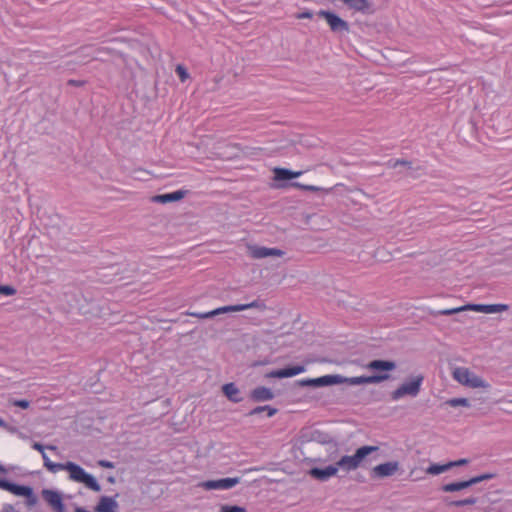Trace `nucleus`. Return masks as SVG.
Listing matches in <instances>:
<instances>
[{"mask_svg": "<svg viewBox=\"0 0 512 512\" xmlns=\"http://www.w3.org/2000/svg\"><path fill=\"white\" fill-rule=\"evenodd\" d=\"M368 369L379 372L378 374H384L386 371H392L396 368L394 361L389 360H373L370 361L367 366Z\"/></svg>", "mask_w": 512, "mask_h": 512, "instance_id": "obj_15", "label": "nucleus"}, {"mask_svg": "<svg viewBox=\"0 0 512 512\" xmlns=\"http://www.w3.org/2000/svg\"><path fill=\"white\" fill-rule=\"evenodd\" d=\"M319 16L326 20L330 29L333 32H338V33L348 32V30H349L348 23L346 21H344L343 19H341L336 14L329 12V11L321 10V11H319Z\"/></svg>", "mask_w": 512, "mask_h": 512, "instance_id": "obj_6", "label": "nucleus"}, {"mask_svg": "<svg viewBox=\"0 0 512 512\" xmlns=\"http://www.w3.org/2000/svg\"><path fill=\"white\" fill-rule=\"evenodd\" d=\"M305 371V367L303 365H296L292 367H287L282 369L283 378L293 377Z\"/></svg>", "mask_w": 512, "mask_h": 512, "instance_id": "obj_30", "label": "nucleus"}, {"mask_svg": "<svg viewBox=\"0 0 512 512\" xmlns=\"http://www.w3.org/2000/svg\"><path fill=\"white\" fill-rule=\"evenodd\" d=\"M223 394L233 403H239L243 400L240 396V390L234 383H227L222 386Z\"/></svg>", "mask_w": 512, "mask_h": 512, "instance_id": "obj_19", "label": "nucleus"}, {"mask_svg": "<svg viewBox=\"0 0 512 512\" xmlns=\"http://www.w3.org/2000/svg\"><path fill=\"white\" fill-rule=\"evenodd\" d=\"M405 395H416V379L411 380L409 383L401 385L399 388H397L392 393V399L393 400H399Z\"/></svg>", "mask_w": 512, "mask_h": 512, "instance_id": "obj_17", "label": "nucleus"}, {"mask_svg": "<svg viewBox=\"0 0 512 512\" xmlns=\"http://www.w3.org/2000/svg\"><path fill=\"white\" fill-rule=\"evenodd\" d=\"M468 462H469L468 459L462 458V459H459L456 461H450L449 463H450V467L453 468V467H459V466L466 465Z\"/></svg>", "mask_w": 512, "mask_h": 512, "instance_id": "obj_41", "label": "nucleus"}, {"mask_svg": "<svg viewBox=\"0 0 512 512\" xmlns=\"http://www.w3.org/2000/svg\"><path fill=\"white\" fill-rule=\"evenodd\" d=\"M311 17H312V13H310V12H304V13L298 15V18H300V19L301 18H311Z\"/></svg>", "mask_w": 512, "mask_h": 512, "instance_id": "obj_47", "label": "nucleus"}, {"mask_svg": "<svg viewBox=\"0 0 512 512\" xmlns=\"http://www.w3.org/2000/svg\"><path fill=\"white\" fill-rule=\"evenodd\" d=\"M225 313H228L227 306L219 307L217 309H214V310L209 311V312H204V313H201V312H191V313H189V315L193 316V317H196V318H200V319H207V318H212L214 316L225 314Z\"/></svg>", "mask_w": 512, "mask_h": 512, "instance_id": "obj_23", "label": "nucleus"}, {"mask_svg": "<svg viewBox=\"0 0 512 512\" xmlns=\"http://www.w3.org/2000/svg\"><path fill=\"white\" fill-rule=\"evenodd\" d=\"M176 73L179 76L181 82H185L189 78V74L187 72V69L182 65H177L176 67Z\"/></svg>", "mask_w": 512, "mask_h": 512, "instance_id": "obj_38", "label": "nucleus"}, {"mask_svg": "<svg viewBox=\"0 0 512 512\" xmlns=\"http://www.w3.org/2000/svg\"><path fill=\"white\" fill-rule=\"evenodd\" d=\"M442 502L448 508L464 507L476 504L478 502V498L475 496H468L460 499L455 496H444L442 498Z\"/></svg>", "mask_w": 512, "mask_h": 512, "instance_id": "obj_11", "label": "nucleus"}, {"mask_svg": "<svg viewBox=\"0 0 512 512\" xmlns=\"http://www.w3.org/2000/svg\"><path fill=\"white\" fill-rule=\"evenodd\" d=\"M463 308H464V311H468V310H471V311H476V312H481V313H485L486 314V304H466V305H463Z\"/></svg>", "mask_w": 512, "mask_h": 512, "instance_id": "obj_36", "label": "nucleus"}, {"mask_svg": "<svg viewBox=\"0 0 512 512\" xmlns=\"http://www.w3.org/2000/svg\"><path fill=\"white\" fill-rule=\"evenodd\" d=\"M220 512H247V509L237 505H222Z\"/></svg>", "mask_w": 512, "mask_h": 512, "instance_id": "obj_37", "label": "nucleus"}, {"mask_svg": "<svg viewBox=\"0 0 512 512\" xmlns=\"http://www.w3.org/2000/svg\"><path fill=\"white\" fill-rule=\"evenodd\" d=\"M109 53H99V56L104 60L103 55H108Z\"/></svg>", "mask_w": 512, "mask_h": 512, "instance_id": "obj_53", "label": "nucleus"}, {"mask_svg": "<svg viewBox=\"0 0 512 512\" xmlns=\"http://www.w3.org/2000/svg\"><path fill=\"white\" fill-rule=\"evenodd\" d=\"M185 193L186 192L183 190H177L172 193L155 195L151 198V201L155 202V203H161V204L176 202V201H179L182 198H184Z\"/></svg>", "mask_w": 512, "mask_h": 512, "instance_id": "obj_16", "label": "nucleus"}, {"mask_svg": "<svg viewBox=\"0 0 512 512\" xmlns=\"http://www.w3.org/2000/svg\"><path fill=\"white\" fill-rule=\"evenodd\" d=\"M47 449L55 451V450H57V447L53 446V445H48Z\"/></svg>", "mask_w": 512, "mask_h": 512, "instance_id": "obj_50", "label": "nucleus"}, {"mask_svg": "<svg viewBox=\"0 0 512 512\" xmlns=\"http://www.w3.org/2000/svg\"><path fill=\"white\" fill-rule=\"evenodd\" d=\"M62 470L69 472L71 480L84 484L90 490L94 492H99L101 490V486L96 479L91 474L87 473L81 466L73 462H66L64 463Z\"/></svg>", "mask_w": 512, "mask_h": 512, "instance_id": "obj_1", "label": "nucleus"}, {"mask_svg": "<svg viewBox=\"0 0 512 512\" xmlns=\"http://www.w3.org/2000/svg\"><path fill=\"white\" fill-rule=\"evenodd\" d=\"M44 466L51 472L56 473L62 470L64 463H53L50 461L46 453L42 454Z\"/></svg>", "mask_w": 512, "mask_h": 512, "instance_id": "obj_31", "label": "nucleus"}, {"mask_svg": "<svg viewBox=\"0 0 512 512\" xmlns=\"http://www.w3.org/2000/svg\"><path fill=\"white\" fill-rule=\"evenodd\" d=\"M486 314L499 313L502 311H506L509 306L507 304H486Z\"/></svg>", "mask_w": 512, "mask_h": 512, "instance_id": "obj_33", "label": "nucleus"}, {"mask_svg": "<svg viewBox=\"0 0 512 512\" xmlns=\"http://www.w3.org/2000/svg\"><path fill=\"white\" fill-rule=\"evenodd\" d=\"M398 469L396 462H386L375 466L372 470L374 477L384 478L393 475Z\"/></svg>", "mask_w": 512, "mask_h": 512, "instance_id": "obj_13", "label": "nucleus"}, {"mask_svg": "<svg viewBox=\"0 0 512 512\" xmlns=\"http://www.w3.org/2000/svg\"><path fill=\"white\" fill-rule=\"evenodd\" d=\"M118 503L114 498L108 496H102L95 506V512H117Z\"/></svg>", "mask_w": 512, "mask_h": 512, "instance_id": "obj_18", "label": "nucleus"}, {"mask_svg": "<svg viewBox=\"0 0 512 512\" xmlns=\"http://www.w3.org/2000/svg\"><path fill=\"white\" fill-rule=\"evenodd\" d=\"M41 495L55 512H66L65 505L59 492L51 489H43Z\"/></svg>", "mask_w": 512, "mask_h": 512, "instance_id": "obj_8", "label": "nucleus"}, {"mask_svg": "<svg viewBox=\"0 0 512 512\" xmlns=\"http://www.w3.org/2000/svg\"><path fill=\"white\" fill-rule=\"evenodd\" d=\"M240 483L239 477H229L217 480H207L200 484L205 490H228Z\"/></svg>", "mask_w": 512, "mask_h": 512, "instance_id": "obj_5", "label": "nucleus"}, {"mask_svg": "<svg viewBox=\"0 0 512 512\" xmlns=\"http://www.w3.org/2000/svg\"><path fill=\"white\" fill-rule=\"evenodd\" d=\"M262 412H266L268 417H273L278 412V410L269 405L257 406L254 409H252L251 411H249L247 413V416L257 415Z\"/></svg>", "mask_w": 512, "mask_h": 512, "instance_id": "obj_27", "label": "nucleus"}, {"mask_svg": "<svg viewBox=\"0 0 512 512\" xmlns=\"http://www.w3.org/2000/svg\"><path fill=\"white\" fill-rule=\"evenodd\" d=\"M108 481L110 483H114L115 482V478L113 476H110V477H108Z\"/></svg>", "mask_w": 512, "mask_h": 512, "instance_id": "obj_51", "label": "nucleus"}, {"mask_svg": "<svg viewBox=\"0 0 512 512\" xmlns=\"http://www.w3.org/2000/svg\"><path fill=\"white\" fill-rule=\"evenodd\" d=\"M337 473V466L329 465L324 468L314 467L309 470V475L319 481H327L329 478L335 476Z\"/></svg>", "mask_w": 512, "mask_h": 512, "instance_id": "obj_12", "label": "nucleus"}, {"mask_svg": "<svg viewBox=\"0 0 512 512\" xmlns=\"http://www.w3.org/2000/svg\"><path fill=\"white\" fill-rule=\"evenodd\" d=\"M423 381V376L418 374V389L420 388Z\"/></svg>", "mask_w": 512, "mask_h": 512, "instance_id": "obj_49", "label": "nucleus"}, {"mask_svg": "<svg viewBox=\"0 0 512 512\" xmlns=\"http://www.w3.org/2000/svg\"><path fill=\"white\" fill-rule=\"evenodd\" d=\"M0 293L11 296L16 293V289L9 285H0Z\"/></svg>", "mask_w": 512, "mask_h": 512, "instance_id": "obj_39", "label": "nucleus"}, {"mask_svg": "<svg viewBox=\"0 0 512 512\" xmlns=\"http://www.w3.org/2000/svg\"><path fill=\"white\" fill-rule=\"evenodd\" d=\"M98 465L103 467V468H114V463L113 462H110L108 460H99L98 461Z\"/></svg>", "mask_w": 512, "mask_h": 512, "instance_id": "obj_45", "label": "nucleus"}, {"mask_svg": "<svg viewBox=\"0 0 512 512\" xmlns=\"http://www.w3.org/2000/svg\"><path fill=\"white\" fill-rule=\"evenodd\" d=\"M273 172H274V180H276V181L290 180V179H294V178H297L300 175H302V171L294 172L289 169L280 168V167L274 168Z\"/></svg>", "mask_w": 512, "mask_h": 512, "instance_id": "obj_20", "label": "nucleus"}, {"mask_svg": "<svg viewBox=\"0 0 512 512\" xmlns=\"http://www.w3.org/2000/svg\"><path fill=\"white\" fill-rule=\"evenodd\" d=\"M389 379V375L387 373L384 374H375L371 376H357V377H344L343 383H347L351 386L361 385V384H374L380 383Z\"/></svg>", "mask_w": 512, "mask_h": 512, "instance_id": "obj_9", "label": "nucleus"}, {"mask_svg": "<svg viewBox=\"0 0 512 512\" xmlns=\"http://www.w3.org/2000/svg\"><path fill=\"white\" fill-rule=\"evenodd\" d=\"M340 1L355 11L363 12L369 8L368 0H340Z\"/></svg>", "mask_w": 512, "mask_h": 512, "instance_id": "obj_24", "label": "nucleus"}, {"mask_svg": "<svg viewBox=\"0 0 512 512\" xmlns=\"http://www.w3.org/2000/svg\"><path fill=\"white\" fill-rule=\"evenodd\" d=\"M250 257L254 259H262L266 257H282L285 252L278 248H268L264 246L251 245L248 246Z\"/></svg>", "mask_w": 512, "mask_h": 512, "instance_id": "obj_7", "label": "nucleus"}, {"mask_svg": "<svg viewBox=\"0 0 512 512\" xmlns=\"http://www.w3.org/2000/svg\"><path fill=\"white\" fill-rule=\"evenodd\" d=\"M9 492L16 496H31V487L12 483Z\"/></svg>", "mask_w": 512, "mask_h": 512, "instance_id": "obj_28", "label": "nucleus"}, {"mask_svg": "<svg viewBox=\"0 0 512 512\" xmlns=\"http://www.w3.org/2000/svg\"><path fill=\"white\" fill-rule=\"evenodd\" d=\"M32 448L39 451L41 454L45 453V447L41 443L34 442Z\"/></svg>", "mask_w": 512, "mask_h": 512, "instance_id": "obj_46", "label": "nucleus"}, {"mask_svg": "<svg viewBox=\"0 0 512 512\" xmlns=\"http://www.w3.org/2000/svg\"><path fill=\"white\" fill-rule=\"evenodd\" d=\"M11 403H12V405H14L16 407H20L22 409H27L30 406V402L25 399L13 400Z\"/></svg>", "mask_w": 512, "mask_h": 512, "instance_id": "obj_40", "label": "nucleus"}, {"mask_svg": "<svg viewBox=\"0 0 512 512\" xmlns=\"http://www.w3.org/2000/svg\"><path fill=\"white\" fill-rule=\"evenodd\" d=\"M12 482L6 480V479H0V488L6 491L10 490Z\"/></svg>", "mask_w": 512, "mask_h": 512, "instance_id": "obj_44", "label": "nucleus"}, {"mask_svg": "<svg viewBox=\"0 0 512 512\" xmlns=\"http://www.w3.org/2000/svg\"><path fill=\"white\" fill-rule=\"evenodd\" d=\"M250 398L254 402L269 401L274 398V393L270 388L259 386L250 392Z\"/></svg>", "mask_w": 512, "mask_h": 512, "instance_id": "obj_14", "label": "nucleus"}, {"mask_svg": "<svg viewBox=\"0 0 512 512\" xmlns=\"http://www.w3.org/2000/svg\"><path fill=\"white\" fill-rule=\"evenodd\" d=\"M68 84L69 85H74V86H79V85H81V82L76 81V80H69Z\"/></svg>", "mask_w": 512, "mask_h": 512, "instance_id": "obj_48", "label": "nucleus"}, {"mask_svg": "<svg viewBox=\"0 0 512 512\" xmlns=\"http://www.w3.org/2000/svg\"><path fill=\"white\" fill-rule=\"evenodd\" d=\"M5 426H6V423L4 422V420H2V419L0 418V427H5Z\"/></svg>", "mask_w": 512, "mask_h": 512, "instance_id": "obj_52", "label": "nucleus"}, {"mask_svg": "<svg viewBox=\"0 0 512 512\" xmlns=\"http://www.w3.org/2000/svg\"><path fill=\"white\" fill-rule=\"evenodd\" d=\"M386 166L390 169H395L398 166H408L409 168H411L412 162L400 160V159H397V160L391 159L386 162Z\"/></svg>", "mask_w": 512, "mask_h": 512, "instance_id": "obj_35", "label": "nucleus"}, {"mask_svg": "<svg viewBox=\"0 0 512 512\" xmlns=\"http://www.w3.org/2000/svg\"><path fill=\"white\" fill-rule=\"evenodd\" d=\"M378 449L377 446H362L356 450L354 455L341 457L339 461L335 463L337 471L342 469L349 472L357 469L366 456Z\"/></svg>", "mask_w": 512, "mask_h": 512, "instance_id": "obj_2", "label": "nucleus"}, {"mask_svg": "<svg viewBox=\"0 0 512 512\" xmlns=\"http://www.w3.org/2000/svg\"><path fill=\"white\" fill-rule=\"evenodd\" d=\"M227 308H228V313H229V312L244 311V310L251 309V308L265 310L266 305L262 301L255 300L248 304L229 305V306H227Z\"/></svg>", "mask_w": 512, "mask_h": 512, "instance_id": "obj_21", "label": "nucleus"}, {"mask_svg": "<svg viewBox=\"0 0 512 512\" xmlns=\"http://www.w3.org/2000/svg\"><path fill=\"white\" fill-rule=\"evenodd\" d=\"M467 387L488 389L490 384L486 382L482 377L472 372V376L470 377V381L468 382Z\"/></svg>", "mask_w": 512, "mask_h": 512, "instance_id": "obj_25", "label": "nucleus"}, {"mask_svg": "<svg viewBox=\"0 0 512 512\" xmlns=\"http://www.w3.org/2000/svg\"><path fill=\"white\" fill-rule=\"evenodd\" d=\"M112 50L107 47H94L92 45L82 46L77 51L76 54L79 58L82 59H91V60H101L102 58L99 56V53H110Z\"/></svg>", "mask_w": 512, "mask_h": 512, "instance_id": "obj_10", "label": "nucleus"}, {"mask_svg": "<svg viewBox=\"0 0 512 512\" xmlns=\"http://www.w3.org/2000/svg\"><path fill=\"white\" fill-rule=\"evenodd\" d=\"M444 404L447 406H450V407H458V406L470 407L471 406L470 401L464 397L448 399L444 402Z\"/></svg>", "mask_w": 512, "mask_h": 512, "instance_id": "obj_32", "label": "nucleus"}, {"mask_svg": "<svg viewBox=\"0 0 512 512\" xmlns=\"http://www.w3.org/2000/svg\"><path fill=\"white\" fill-rule=\"evenodd\" d=\"M344 377L341 375H324L318 378L311 379H303L299 380L297 383L299 386L305 387H324L331 386L336 384H342Z\"/></svg>", "mask_w": 512, "mask_h": 512, "instance_id": "obj_4", "label": "nucleus"}, {"mask_svg": "<svg viewBox=\"0 0 512 512\" xmlns=\"http://www.w3.org/2000/svg\"><path fill=\"white\" fill-rule=\"evenodd\" d=\"M472 376V372L465 367L455 368L453 371V378L462 385L467 386L470 381V377Z\"/></svg>", "mask_w": 512, "mask_h": 512, "instance_id": "obj_22", "label": "nucleus"}, {"mask_svg": "<svg viewBox=\"0 0 512 512\" xmlns=\"http://www.w3.org/2000/svg\"><path fill=\"white\" fill-rule=\"evenodd\" d=\"M494 477H495L494 473H483V474L471 477L467 480L443 484L440 487V491L445 492V493L461 492L473 485H476L485 480L493 479Z\"/></svg>", "mask_w": 512, "mask_h": 512, "instance_id": "obj_3", "label": "nucleus"}, {"mask_svg": "<svg viewBox=\"0 0 512 512\" xmlns=\"http://www.w3.org/2000/svg\"><path fill=\"white\" fill-rule=\"evenodd\" d=\"M291 185L293 187H297L299 189H303V190L311 191V192L329 193L332 190V188L327 189V188H322V187H318V186H314V185H304L299 182H293Z\"/></svg>", "mask_w": 512, "mask_h": 512, "instance_id": "obj_29", "label": "nucleus"}, {"mask_svg": "<svg viewBox=\"0 0 512 512\" xmlns=\"http://www.w3.org/2000/svg\"><path fill=\"white\" fill-rule=\"evenodd\" d=\"M461 312H464L463 306L438 310V311L432 312V314L433 315L450 316V315H454V314H459Z\"/></svg>", "mask_w": 512, "mask_h": 512, "instance_id": "obj_34", "label": "nucleus"}, {"mask_svg": "<svg viewBox=\"0 0 512 512\" xmlns=\"http://www.w3.org/2000/svg\"><path fill=\"white\" fill-rule=\"evenodd\" d=\"M450 469H451V467H450L449 462H447L445 464L434 463V464H431L428 468H426L425 471L428 474L439 475V474L446 472Z\"/></svg>", "mask_w": 512, "mask_h": 512, "instance_id": "obj_26", "label": "nucleus"}, {"mask_svg": "<svg viewBox=\"0 0 512 512\" xmlns=\"http://www.w3.org/2000/svg\"><path fill=\"white\" fill-rule=\"evenodd\" d=\"M3 470H4L3 467L0 465V471H3Z\"/></svg>", "mask_w": 512, "mask_h": 512, "instance_id": "obj_54", "label": "nucleus"}, {"mask_svg": "<svg viewBox=\"0 0 512 512\" xmlns=\"http://www.w3.org/2000/svg\"><path fill=\"white\" fill-rule=\"evenodd\" d=\"M28 506H34L37 504L38 499L36 495L33 493V489L31 488V496H26Z\"/></svg>", "mask_w": 512, "mask_h": 512, "instance_id": "obj_42", "label": "nucleus"}, {"mask_svg": "<svg viewBox=\"0 0 512 512\" xmlns=\"http://www.w3.org/2000/svg\"><path fill=\"white\" fill-rule=\"evenodd\" d=\"M267 377H270V378H283L282 369L271 371L269 374H267Z\"/></svg>", "mask_w": 512, "mask_h": 512, "instance_id": "obj_43", "label": "nucleus"}]
</instances>
